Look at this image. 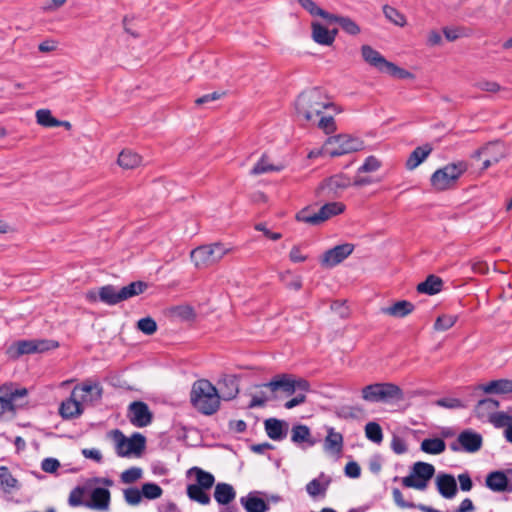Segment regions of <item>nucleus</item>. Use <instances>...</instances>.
Masks as SVG:
<instances>
[{
  "label": "nucleus",
  "mask_w": 512,
  "mask_h": 512,
  "mask_svg": "<svg viewBox=\"0 0 512 512\" xmlns=\"http://www.w3.org/2000/svg\"><path fill=\"white\" fill-rule=\"evenodd\" d=\"M142 476V469L131 467L121 473V481L125 484H131L139 480Z\"/></svg>",
  "instance_id": "5fc2aeb1"
},
{
  "label": "nucleus",
  "mask_w": 512,
  "mask_h": 512,
  "mask_svg": "<svg viewBox=\"0 0 512 512\" xmlns=\"http://www.w3.org/2000/svg\"><path fill=\"white\" fill-rule=\"evenodd\" d=\"M260 386L268 388L272 393L282 391L288 396L294 394L293 377L287 373L278 374Z\"/></svg>",
  "instance_id": "6ab92c4d"
},
{
  "label": "nucleus",
  "mask_w": 512,
  "mask_h": 512,
  "mask_svg": "<svg viewBox=\"0 0 512 512\" xmlns=\"http://www.w3.org/2000/svg\"><path fill=\"white\" fill-rule=\"evenodd\" d=\"M499 405V401L493 398L480 399L475 407V412L478 417H483L486 413L496 410Z\"/></svg>",
  "instance_id": "c03bdc74"
},
{
  "label": "nucleus",
  "mask_w": 512,
  "mask_h": 512,
  "mask_svg": "<svg viewBox=\"0 0 512 512\" xmlns=\"http://www.w3.org/2000/svg\"><path fill=\"white\" fill-rule=\"evenodd\" d=\"M125 501L130 505H137L141 502L143 496L140 489L130 487L123 491Z\"/></svg>",
  "instance_id": "6e6d98bb"
},
{
  "label": "nucleus",
  "mask_w": 512,
  "mask_h": 512,
  "mask_svg": "<svg viewBox=\"0 0 512 512\" xmlns=\"http://www.w3.org/2000/svg\"><path fill=\"white\" fill-rule=\"evenodd\" d=\"M60 467V462L56 458H45L41 462V469L46 473H55Z\"/></svg>",
  "instance_id": "338daca9"
},
{
  "label": "nucleus",
  "mask_w": 512,
  "mask_h": 512,
  "mask_svg": "<svg viewBox=\"0 0 512 512\" xmlns=\"http://www.w3.org/2000/svg\"><path fill=\"white\" fill-rule=\"evenodd\" d=\"M0 393L3 394L6 399H11L12 409L15 410L16 401L19 398L27 396L28 391L26 388L13 389L12 385H3L0 388Z\"/></svg>",
  "instance_id": "79ce46f5"
},
{
  "label": "nucleus",
  "mask_w": 512,
  "mask_h": 512,
  "mask_svg": "<svg viewBox=\"0 0 512 512\" xmlns=\"http://www.w3.org/2000/svg\"><path fill=\"white\" fill-rule=\"evenodd\" d=\"M291 441L301 448L312 447L317 443L309 427L304 424H296L292 427Z\"/></svg>",
  "instance_id": "aec40b11"
},
{
  "label": "nucleus",
  "mask_w": 512,
  "mask_h": 512,
  "mask_svg": "<svg viewBox=\"0 0 512 512\" xmlns=\"http://www.w3.org/2000/svg\"><path fill=\"white\" fill-rule=\"evenodd\" d=\"M383 12L385 14V16L391 20L393 23H395L396 25H404L405 23V17L398 12L397 9H395L394 7H391L389 5H385L383 7Z\"/></svg>",
  "instance_id": "4d7b16f0"
},
{
  "label": "nucleus",
  "mask_w": 512,
  "mask_h": 512,
  "mask_svg": "<svg viewBox=\"0 0 512 512\" xmlns=\"http://www.w3.org/2000/svg\"><path fill=\"white\" fill-rule=\"evenodd\" d=\"M457 480L459 481L461 491L468 492L473 488V481L468 471L459 474Z\"/></svg>",
  "instance_id": "0e129e2a"
},
{
  "label": "nucleus",
  "mask_w": 512,
  "mask_h": 512,
  "mask_svg": "<svg viewBox=\"0 0 512 512\" xmlns=\"http://www.w3.org/2000/svg\"><path fill=\"white\" fill-rule=\"evenodd\" d=\"M148 284L144 281H134L129 285L119 289V297L122 301H125L134 296H138L146 291Z\"/></svg>",
  "instance_id": "72a5a7b5"
},
{
  "label": "nucleus",
  "mask_w": 512,
  "mask_h": 512,
  "mask_svg": "<svg viewBox=\"0 0 512 512\" xmlns=\"http://www.w3.org/2000/svg\"><path fill=\"white\" fill-rule=\"evenodd\" d=\"M141 492L144 498L153 500L159 498L162 495L163 490L156 483H145L142 485Z\"/></svg>",
  "instance_id": "8fccbe9b"
},
{
  "label": "nucleus",
  "mask_w": 512,
  "mask_h": 512,
  "mask_svg": "<svg viewBox=\"0 0 512 512\" xmlns=\"http://www.w3.org/2000/svg\"><path fill=\"white\" fill-rule=\"evenodd\" d=\"M457 320L458 316L456 315L443 314L436 318L433 328L436 331H446L453 327Z\"/></svg>",
  "instance_id": "49530a36"
},
{
  "label": "nucleus",
  "mask_w": 512,
  "mask_h": 512,
  "mask_svg": "<svg viewBox=\"0 0 512 512\" xmlns=\"http://www.w3.org/2000/svg\"><path fill=\"white\" fill-rule=\"evenodd\" d=\"M364 431L365 436L369 441L375 444H380L383 441V430L377 422H368L365 425Z\"/></svg>",
  "instance_id": "37998d69"
},
{
  "label": "nucleus",
  "mask_w": 512,
  "mask_h": 512,
  "mask_svg": "<svg viewBox=\"0 0 512 512\" xmlns=\"http://www.w3.org/2000/svg\"><path fill=\"white\" fill-rule=\"evenodd\" d=\"M485 485L493 492H512V482L501 470L488 473L485 478Z\"/></svg>",
  "instance_id": "a211bd4d"
},
{
  "label": "nucleus",
  "mask_w": 512,
  "mask_h": 512,
  "mask_svg": "<svg viewBox=\"0 0 512 512\" xmlns=\"http://www.w3.org/2000/svg\"><path fill=\"white\" fill-rule=\"evenodd\" d=\"M331 105L329 97L319 87L303 91L295 101L297 115L307 122H315L323 110Z\"/></svg>",
  "instance_id": "f257e3e1"
},
{
  "label": "nucleus",
  "mask_w": 512,
  "mask_h": 512,
  "mask_svg": "<svg viewBox=\"0 0 512 512\" xmlns=\"http://www.w3.org/2000/svg\"><path fill=\"white\" fill-rule=\"evenodd\" d=\"M188 475H195L196 483L193 485L201 488L210 490L215 483V477L213 474L196 466L188 470Z\"/></svg>",
  "instance_id": "2f4dec72"
},
{
  "label": "nucleus",
  "mask_w": 512,
  "mask_h": 512,
  "mask_svg": "<svg viewBox=\"0 0 512 512\" xmlns=\"http://www.w3.org/2000/svg\"><path fill=\"white\" fill-rule=\"evenodd\" d=\"M59 413L64 419H74L83 413V406L81 402L69 397L61 403Z\"/></svg>",
  "instance_id": "c756f323"
},
{
  "label": "nucleus",
  "mask_w": 512,
  "mask_h": 512,
  "mask_svg": "<svg viewBox=\"0 0 512 512\" xmlns=\"http://www.w3.org/2000/svg\"><path fill=\"white\" fill-rule=\"evenodd\" d=\"M489 421L496 428L509 427L512 424V416L507 414L506 412H493L490 414Z\"/></svg>",
  "instance_id": "09e8293b"
},
{
  "label": "nucleus",
  "mask_w": 512,
  "mask_h": 512,
  "mask_svg": "<svg viewBox=\"0 0 512 512\" xmlns=\"http://www.w3.org/2000/svg\"><path fill=\"white\" fill-rule=\"evenodd\" d=\"M420 450L426 454L439 455L446 450V443L439 437L425 438L420 444Z\"/></svg>",
  "instance_id": "473e14b6"
},
{
  "label": "nucleus",
  "mask_w": 512,
  "mask_h": 512,
  "mask_svg": "<svg viewBox=\"0 0 512 512\" xmlns=\"http://www.w3.org/2000/svg\"><path fill=\"white\" fill-rule=\"evenodd\" d=\"M436 405L443 407V408H448V409H462V408L468 407V403L463 402L462 400H460L458 398H453V397H444V398L438 399L436 401Z\"/></svg>",
  "instance_id": "3c124183"
},
{
  "label": "nucleus",
  "mask_w": 512,
  "mask_h": 512,
  "mask_svg": "<svg viewBox=\"0 0 512 512\" xmlns=\"http://www.w3.org/2000/svg\"><path fill=\"white\" fill-rule=\"evenodd\" d=\"M443 285L444 282L439 276L430 274L423 282L417 285V292L430 296L435 295L442 291Z\"/></svg>",
  "instance_id": "cd10ccee"
},
{
  "label": "nucleus",
  "mask_w": 512,
  "mask_h": 512,
  "mask_svg": "<svg viewBox=\"0 0 512 512\" xmlns=\"http://www.w3.org/2000/svg\"><path fill=\"white\" fill-rule=\"evenodd\" d=\"M475 87H477L478 89H480L482 91L492 92V93L498 92L501 89V86L499 83H497L495 81H488V80L478 81L475 84Z\"/></svg>",
  "instance_id": "69168bd1"
},
{
  "label": "nucleus",
  "mask_w": 512,
  "mask_h": 512,
  "mask_svg": "<svg viewBox=\"0 0 512 512\" xmlns=\"http://www.w3.org/2000/svg\"><path fill=\"white\" fill-rule=\"evenodd\" d=\"M487 154L489 155V158L483 162L481 170L488 169L491 165L498 163L504 157L503 151L491 150Z\"/></svg>",
  "instance_id": "e2e57ef3"
},
{
  "label": "nucleus",
  "mask_w": 512,
  "mask_h": 512,
  "mask_svg": "<svg viewBox=\"0 0 512 512\" xmlns=\"http://www.w3.org/2000/svg\"><path fill=\"white\" fill-rule=\"evenodd\" d=\"M468 170V164L465 161L448 163L442 168L437 169L430 178L431 186L436 191H446L455 186L458 179Z\"/></svg>",
  "instance_id": "423d86ee"
},
{
  "label": "nucleus",
  "mask_w": 512,
  "mask_h": 512,
  "mask_svg": "<svg viewBox=\"0 0 512 512\" xmlns=\"http://www.w3.org/2000/svg\"><path fill=\"white\" fill-rule=\"evenodd\" d=\"M137 328L146 335H153L157 331V323L152 317L147 316L138 320Z\"/></svg>",
  "instance_id": "603ef678"
},
{
  "label": "nucleus",
  "mask_w": 512,
  "mask_h": 512,
  "mask_svg": "<svg viewBox=\"0 0 512 512\" xmlns=\"http://www.w3.org/2000/svg\"><path fill=\"white\" fill-rule=\"evenodd\" d=\"M433 148L429 143L416 147L406 160V169L414 170L431 154Z\"/></svg>",
  "instance_id": "bb28decb"
},
{
  "label": "nucleus",
  "mask_w": 512,
  "mask_h": 512,
  "mask_svg": "<svg viewBox=\"0 0 512 512\" xmlns=\"http://www.w3.org/2000/svg\"><path fill=\"white\" fill-rule=\"evenodd\" d=\"M326 453L339 457L343 447V437L340 433L334 432L332 428L328 430V434L323 444Z\"/></svg>",
  "instance_id": "c85d7f7f"
},
{
  "label": "nucleus",
  "mask_w": 512,
  "mask_h": 512,
  "mask_svg": "<svg viewBox=\"0 0 512 512\" xmlns=\"http://www.w3.org/2000/svg\"><path fill=\"white\" fill-rule=\"evenodd\" d=\"M414 310V305L410 301L400 300L395 302L392 306L384 310L385 313L402 318L410 314Z\"/></svg>",
  "instance_id": "c9c22d12"
},
{
  "label": "nucleus",
  "mask_w": 512,
  "mask_h": 512,
  "mask_svg": "<svg viewBox=\"0 0 512 512\" xmlns=\"http://www.w3.org/2000/svg\"><path fill=\"white\" fill-rule=\"evenodd\" d=\"M361 54L363 60L380 73L387 74L395 79L415 78L413 73L388 61L379 51L375 50L370 45H363L361 47Z\"/></svg>",
  "instance_id": "39448f33"
},
{
  "label": "nucleus",
  "mask_w": 512,
  "mask_h": 512,
  "mask_svg": "<svg viewBox=\"0 0 512 512\" xmlns=\"http://www.w3.org/2000/svg\"><path fill=\"white\" fill-rule=\"evenodd\" d=\"M352 254V244L345 243L326 250L319 258L323 269H332Z\"/></svg>",
  "instance_id": "ddd939ff"
},
{
  "label": "nucleus",
  "mask_w": 512,
  "mask_h": 512,
  "mask_svg": "<svg viewBox=\"0 0 512 512\" xmlns=\"http://www.w3.org/2000/svg\"><path fill=\"white\" fill-rule=\"evenodd\" d=\"M214 499L219 505H229L236 498V491L231 484L219 482L215 485Z\"/></svg>",
  "instance_id": "a878e982"
},
{
  "label": "nucleus",
  "mask_w": 512,
  "mask_h": 512,
  "mask_svg": "<svg viewBox=\"0 0 512 512\" xmlns=\"http://www.w3.org/2000/svg\"><path fill=\"white\" fill-rule=\"evenodd\" d=\"M170 317L180 321H193L196 318L195 310L190 305H178L169 309Z\"/></svg>",
  "instance_id": "f704fd0d"
},
{
  "label": "nucleus",
  "mask_w": 512,
  "mask_h": 512,
  "mask_svg": "<svg viewBox=\"0 0 512 512\" xmlns=\"http://www.w3.org/2000/svg\"><path fill=\"white\" fill-rule=\"evenodd\" d=\"M298 3L301 5L303 9L309 12L312 16H320L323 19L327 20L329 16V12L320 8L313 0H298Z\"/></svg>",
  "instance_id": "de8ad7c7"
},
{
  "label": "nucleus",
  "mask_w": 512,
  "mask_h": 512,
  "mask_svg": "<svg viewBox=\"0 0 512 512\" xmlns=\"http://www.w3.org/2000/svg\"><path fill=\"white\" fill-rule=\"evenodd\" d=\"M482 435L472 429H465L459 433L457 439L450 443V449L453 452L464 451L467 453H475L482 448Z\"/></svg>",
  "instance_id": "f8f14e48"
},
{
  "label": "nucleus",
  "mask_w": 512,
  "mask_h": 512,
  "mask_svg": "<svg viewBox=\"0 0 512 512\" xmlns=\"http://www.w3.org/2000/svg\"><path fill=\"white\" fill-rule=\"evenodd\" d=\"M99 299L107 305H116L122 300L119 297V289L113 285H105L99 289Z\"/></svg>",
  "instance_id": "e433bc0d"
},
{
  "label": "nucleus",
  "mask_w": 512,
  "mask_h": 512,
  "mask_svg": "<svg viewBox=\"0 0 512 512\" xmlns=\"http://www.w3.org/2000/svg\"><path fill=\"white\" fill-rule=\"evenodd\" d=\"M326 487L327 485L321 483L318 479H313L307 484L306 490L311 496L315 497L318 495H323L325 493Z\"/></svg>",
  "instance_id": "052dcab7"
},
{
  "label": "nucleus",
  "mask_w": 512,
  "mask_h": 512,
  "mask_svg": "<svg viewBox=\"0 0 512 512\" xmlns=\"http://www.w3.org/2000/svg\"><path fill=\"white\" fill-rule=\"evenodd\" d=\"M229 251L223 244L213 243L193 249L190 257L197 268H206L218 263Z\"/></svg>",
  "instance_id": "6e6552de"
},
{
  "label": "nucleus",
  "mask_w": 512,
  "mask_h": 512,
  "mask_svg": "<svg viewBox=\"0 0 512 512\" xmlns=\"http://www.w3.org/2000/svg\"><path fill=\"white\" fill-rule=\"evenodd\" d=\"M314 123H317L318 128L322 129L326 134H330L336 129L334 118L330 115H323V113Z\"/></svg>",
  "instance_id": "864d4df0"
},
{
  "label": "nucleus",
  "mask_w": 512,
  "mask_h": 512,
  "mask_svg": "<svg viewBox=\"0 0 512 512\" xmlns=\"http://www.w3.org/2000/svg\"><path fill=\"white\" fill-rule=\"evenodd\" d=\"M391 449L397 455L404 454L408 450L405 440L396 434H393L391 440Z\"/></svg>",
  "instance_id": "680f3d73"
},
{
  "label": "nucleus",
  "mask_w": 512,
  "mask_h": 512,
  "mask_svg": "<svg viewBox=\"0 0 512 512\" xmlns=\"http://www.w3.org/2000/svg\"><path fill=\"white\" fill-rule=\"evenodd\" d=\"M0 485L5 493H10L19 487L18 480L11 474L6 466H0Z\"/></svg>",
  "instance_id": "58836bf2"
},
{
  "label": "nucleus",
  "mask_w": 512,
  "mask_h": 512,
  "mask_svg": "<svg viewBox=\"0 0 512 512\" xmlns=\"http://www.w3.org/2000/svg\"><path fill=\"white\" fill-rule=\"evenodd\" d=\"M324 149L332 157L350 153L352 151V138L349 135L330 137L326 141Z\"/></svg>",
  "instance_id": "dca6fc26"
},
{
  "label": "nucleus",
  "mask_w": 512,
  "mask_h": 512,
  "mask_svg": "<svg viewBox=\"0 0 512 512\" xmlns=\"http://www.w3.org/2000/svg\"><path fill=\"white\" fill-rule=\"evenodd\" d=\"M112 434L119 457H129L132 454L140 456L145 450L146 438L141 433L135 432L130 438H127L120 430L116 429Z\"/></svg>",
  "instance_id": "1a4fd4ad"
},
{
  "label": "nucleus",
  "mask_w": 512,
  "mask_h": 512,
  "mask_svg": "<svg viewBox=\"0 0 512 512\" xmlns=\"http://www.w3.org/2000/svg\"><path fill=\"white\" fill-rule=\"evenodd\" d=\"M265 431L268 437L274 441H281L288 433V423L276 418H269L264 421Z\"/></svg>",
  "instance_id": "5701e85b"
},
{
  "label": "nucleus",
  "mask_w": 512,
  "mask_h": 512,
  "mask_svg": "<svg viewBox=\"0 0 512 512\" xmlns=\"http://www.w3.org/2000/svg\"><path fill=\"white\" fill-rule=\"evenodd\" d=\"M381 167V161L374 155L368 156L364 163L358 167L357 175L354 177V186H364L372 183V178L369 176L362 177L361 173L375 172Z\"/></svg>",
  "instance_id": "412c9836"
},
{
  "label": "nucleus",
  "mask_w": 512,
  "mask_h": 512,
  "mask_svg": "<svg viewBox=\"0 0 512 512\" xmlns=\"http://www.w3.org/2000/svg\"><path fill=\"white\" fill-rule=\"evenodd\" d=\"M127 417L130 423L135 427H146L152 423L153 414L147 403L143 401H134L128 406Z\"/></svg>",
  "instance_id": "4468645a"
},
{
  "label": "nucleus",
  "mask_w": 512,
  "mask_h": 512,
  "mask_svg": "<svg viewBox=\"0 0 512 512\" xmlns=\"http://www.w3.org/2000/svg\"><path fill=\"white\" fill-rule=\"evenodd\" d=\"M392 495H393L394 502L397 504V506L400 509L417 508V509L421 510L422 512H440L439 510H437L431 506H426L423 504H415L410 500V498L405 499L402 492L398 488H393Z\"/></svg>",
  "instance_id": "7c9ffc66"
},
{
  "label": "nucleus",
  "mask_w": 512,
  "mask_h": 512,
  "mask_svg": "<svg viewBox=\"0 0 512 512\" xmlns=\"http://www.w3.org/2000/svg\"><path fill=\"white\" fill-rule=\"evenodd\" d=\"M240 503L246 512H266L268 506L265 505L263 492L251 491L246 496L240 498Z\"/></svg>",
  "instance_id": "4be33fe9"
},
{
  "label": "nucleus",
  "mask_w": 512,
  "mask_h": 512,
  "mask_svg": "<svg viewBox=\"0 0 512 512\" xmlns=\"http://www.w3.org/2000/svg\"><path fill=\"white\" fill-rule=\"evenodd\" d=\"M190 402L203 415L215 414L220 408V396L217 387L206 379L195 381L190 392Z\"/></svg>",
  "instance_id": "f03ea898"
},
{
  "label": "nucleus",
  "mask_w": 512,
  "mask_h": 512,
  "mask_svg": "<svg viewBox=\"0 0 512 512\" xmlns=\"http://www.w3.org/2000/svg\"><path fill=\"white\" fill-rule=\"evenodd\" d=\"M312 38L321 45H331L334 42L337 29L329 30L319 22H312Z\"/></svg>",
  "instance_id": "393cba45"
},
{
  "label": "nucleus",
  "mask_w": 512,
  "mask_h": 512,
  "mask_svg": "<svg viewBox=\"0 0 512 512\" xmlns=\"http://www.w3.org/2000/svg\"><path fill=\"white\" fill-rule=\"evenodd\" d=\"M282 169V165L270 164L268 161V156L266 154H263L261 158L258 160V162L251 169L250 174L257 176L268 172L281 171Z\"/></svg>",
  "instance_id": "ea45409f"
},
{
  "label": "nucleus",
  "mask_w": 512,
  "mask_h": 512,
  "mask_svg": "<svg viewBox=\"0 0 512 512\" xmlns=\"http://www.w3.org/2000/svg\"><path fill=\"white\" fill-rule=\"evenodd\" d=\"M81 389L91 395V400L99 401L102 398L103 388L99 383L84 384Z\"/></svg>",
  "instance_id": "bf43d9fd"
},
{
  "label": "nucleus",
  "mask_w": 512,
  "mask_h": 512,
  "mask_svg": "<svg viewBox=\"0 0 512 512\" xmlns=\"http://www.w3.org/2000/svg\"><path fill=\"white\" fill-rule=\"evenodd\" d=\"M326 22L328 24L338 23L343 28V30L349 34H352V20L349 18L340 17L330 13Z\"/></svg>",
  "instance_id": "13d9d810"
},
{
  "label": "nucleus",
  "mask_w": 512,
  "mask_h": 512,
  "mask_svg": "<svg viewBox=\"0 0 512 512\" xmlns=\"http://www.w3.org/2000/svg\"><path fill=\"white\" fill-rule=\"evenodd\" d=\"M187 495L192 501L198 502L202 505H207L211 502V496L208 489L192 484L187 486Z\"/></svg>",
  "instance_id": "4c0bfd02"
},
{
  "label": "nucleus",
  "mask_w": 512,
  "mask_h": 512,
  "mask_svg": "<svg viewBox=\"0 0 512 512\" xmlns=\"http://www.w3.org/2000/svg\"><path fill=\"white\" fill-rule=\"evenodd\" d=\"M361 397L370 403L396 404L405 399L403 389L392 382H378L361 389Z\"/></svg>",
  "instance_id": "20e7f679"
},
{
  "label": "nucleus",
  "mask_w": 512,
  "mask_h": 512,
  "mask_svg": "<svg viewBox=\"0 0 512 512\" xmlns=\"http://www.w3.org/2000/svg\"><path fill=\"white\" fill-rule=\"evenodd\" d=\"M57 346L58 343L49 340H19L8 347L7 354L11 358H18L24 354L42 353Z\"/></svg>",
  "instance_id": "9b49d317"
},
{
  "label": "nucleus",
  "mask_w": 512,
  "mask_h": 512,
  "mask_svg": "<svg viewBox=\"0 0 512 512\" xmlns=\"http://www.w3.org/2000/svg\"><path fill=\"white\" fill-rule=\"evenodd\" d=\"M37 123L44 127H57L61 121L54 118L48 109H40L36 112Z\"/></svg>",
  "instance_id": "a18cd8bd"
},
{
  "label": "nucleus",
  "mask_w": 512,
  "mask_h": 512,
  "mask_svg": "<svg viewBox=\"0 0 512 512\" xmlns=\"http://www.w3.org/2000/svg\"><path fill=\"white\" fill-rule=\"evenodd\" d=\"M110 491L105 487L88 489L77 486L69 495L68 502L72 507L84 506L94 510H106L110 504Z\"/></svg>",
  "instance_id": "7ed1b4c3"
},
{
  "label": "nucleus",
  "mask_w": 512,
  "mask_h": 512,
  "mask_svg": "<svg viewBox=\"0 0 512 512\" xmlns=\"http://www.w3.org/2000/svg\"><path fill=\"white\" fill-rule=\"evenodd\" d=\"M501 146L500 141H491L485 146L480 147L474 153L472 154V158L479 159L483 153H489L491 150H496L498 147Z\"/></svg>",
  "instance_id": "774afa93"
},
{
  "label": "nucleus",
  "mask_w": 512,
  "mask_h": 512,
  "mask_svg": "<svg viewBox=\"0 0 512 512\" xmlns=\"http://www.w3.org/2000/svg\"><path fill=\"white\" fill-rule=\"evenodd\" d=\"M435 475V467L427 462L417 461L411 467L409 474L402 478V486L424 491Z\"/></svg>",
  "instance_id": "0eeeda50"
},
{
  "label": "nucleus",
  "mask_w": 512,
  "mask_h": 512,
  "mask_svg": "<svg viewBox=\"0 0 512 512\" xmlns=\"http://www.w3.org/2000/svg\"><path fill=\"white\" fill-rule=\"evenodd\" d=\"M218 393L220 401H229L234 399L239 393V384L235 376H225L218 382Z\"/></svg>",
  "instance_id": "b1692460"
},
{
  "label": "nucleus",
  "mask_w": 512,
  "mask_h": 512,
  "mask_svg": "<svg viewBox=\"0 0 512 512\" xmlns=\"http://www.w3.org/2000/svg\"><path fill=\"white\" fill-rule=\"evenodd\" d=\"M471 391L470 397L474 398L479 391H483L486 394H498L504 395L512 393V380L511 379H496L486 384H479L476 386L469 387Z\"/></svg>",
  "instance_id": "2eb2a0df"
},
{
  "label": "nucleus",
  "mask_w": 512,
  "mask_h": 512,
  "mask_svg": "<svg viewBox=\"0 0 512 512\" xmlns=\"http://www.w3.org/2000/svg\"><path fill=\"white\" fill-rule=\"evenodd\" d=\"M343 210V204L332 202L323 205L317 212H311L309 208H304L296 214V219L297 221L317 226L330 217L340 214Z\"/></svg>",
  "instance_id": "9d476101"
},
{
  "label": "nucleus",
  "mask_w": 512,
  "mask_h": 512,
  "mask_svg": "<svg viewBox=\"0 0 512 512\" xmlns=\"http://www.w3.org/2000/svg\"><path fill=\"white\" fill-rule=\"evenodd\" d=\"M140 162L141 157L131 150H123L118 156V164L125 169H133L137 167Z\"/></svg>",
  "instance_id": "a19ab883"
},
{
  "label": "nucleus",
  "mask_w": 512,
  "mask_h": 512,
  "mask_svg": "<svg viewBox=\"0 0 512 512\" xmlns=\"http://www.w3.org/2000/svg\"><path fill=\"white\" fill-rule=\"evenodd\" d=\"M438 493L445 499H452L458 492L457 480L449 473L440 472L435 478Z\"/></svg>",
  "instance_id": "f3484780"
}]
</instances>
